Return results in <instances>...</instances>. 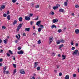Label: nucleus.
Listing matches in <instances>:
<instances>
[{
  "instance_id": "58836bf2",
  "label": "nucleus",
  "mask_w": 79,
  "mask_h": 79,
  "mask_svg": "<svg viewBox=\"0 0 79 79\" xmlns=\"http://www.w3.org/2000/svg\"><path fill=\"white\" fill-rule=\"evenodd\" d=\"M75 7L76 8H79V5H76L75 6Z\"/></svg>"
},
{
  "instance_id": "4be33fe9",
  "label": "nucleus",
  "mask_w": 79,
  "mask_h": 79,
  "mask_svg": "<svg viewBox=\"0 0 79 79\" xmlns=\"http://www.w3.org/2000/svg\"><path fill=\"white\" fill-rule=\"evenodd\" d=\"M19 21H20V22H21V21H23V19H22V17H20L19 18Z\"/></svg>"
},
{
  "instance_id": "4d7b16f0",
  "label": "nucleus",
  "mask_w": 79,
  "mask_h": 79,
  "mask_svg": "<svg viewBox=\"0 0 79 79\" xmlns=\"http://www.w3.org/2000/svg\"><path fill=\"white\" fill-rule=\"evenodd\" d=\"M32 77V78H31V79H35V77H34V76H33Z\"/></svg>"
},
{
  "instance_id": "9b49d317",
  "label": "nucleus",
  "mask_w": 79,
  "mask_h": 79,
  "mask_svg": "<svg viewBox=\"0 0 79 79\" xmlns=\"http://www.w3.org/2000/svg\"><path fill=\"white\" fill-rule=\"evenodd\" d=\"M62 60H65L66 59V56L65 55L64 56V55H62Z\"/></svg>"
},
{
  "instance_id": "37998d69",
  "label": "nucleus",
  "mask_w": 79,
  "mask_h": 79,
  "mask_svg": "<svg viewBox=\"0 0 79 79\" xmlns=\"http://www.w3.org/2000/svg\"><path fill=\"white\" fill-rule=\"evenodd\" d=\"M35 7H36V8H39V5H37Z\"/></svg>"
},
{
  "instance_id": "052dcab7",
  "label": "nucleus",
  "mask_w": 79,
  "mask_h": 79,
  "mask_svg": "<svg viewBox=\"0 0 79 79\" xmlns=\"http://www.w3.org/2000/svg\"><path fill=\"white\" fill-rule=\"evenodd\" d=\"M75 46L76 47H77V46H78V44L77 43H76L75 44Z\"/></svg>"
},
{
  "instance_id": "c03bdc74",
  "label": "nucleus",
  "mask_w": 79,
  "mask_h": 79,
  "mask_svg": "<svg viewBox=\"0 0 79 79\" xmlns=\"http://www.w3.org/2000/svg\"><path fill=\"white\" fill-rule=\"evenodd\" d=\"M6 55L8 56H10V54H9L8 53H7Z\"/></svg>"
},
{
  "instance_id": "2eb2a0df",
  "label": "nucleus",
  "mask_w": 79,
  "mask_h": 79,
  "mask_svg": "<svg viewBox=\"0 0 79 79\" xmlns=\"http://www.w3.org/2000/svg\"><path fill=\"white\" fill-rule=\"evenodd\" d=\"M64 11V9H60L59 10V12H63Z\"/></svg>"
},
{
  "instance_id": "13d9d810",
  "label": "nucleus",
  "mask_w": 79,
  "mask_h": 79,
  "mask_svg": "<svg viewBox=\"0 0 79 79\" xmlns=\"http://www.w3.org/2000/svg\"><path fill=\"white\" fill-rule=\"evenodd\" d=\"M2 64H3L2 63H0V67L2 66Z\"/></svg>"
},
{
  "instance_id": "f257e3e1",
  "label": "nucleus",
  "mask_w": 79,
  "mask_h": 79,
  "mask_svg": "<svg viewBox=\"0 0 79 79\" xmlns=\"http://www.w3.org/2000/svg\"><path fill=\"white\" fill-rule=\"evenodd\" d=\"M17 53H18L19 55H22L24 53V52L22 50H21L20 51H19V52H18Z\"/></svg>"
},
{
  "instance_id": "09e8293b",
  "label": "nucleus",
  "mask_w": 79,
  "mask_h": 79,
  "mask_svg": "<svg viewBox=\"0 0 79 79\" xmlns=\"http://www.w3.org/2000/svg\"><path fill=\"white\" fill-rule=\"evenodd\" d=\"M60 76H62V73H60L59 74Z\"/></svg>"
},
{
  "instance_id": "f8f14e48",
  "label": "nucleus",
  "mask_w": 79,
  "mask_h": 79,
  "mask_svg": "<svg viewBox=\"0 0 79 79\" xmlns=\"http://www.w3.org/2000/svg\"><path fill=\"white\" fill-rule=\"evenodd\" d=\"M30 29V28H26L25 29V31H27V32H29Z\"/></svg>"
},
{
  "instance_id": "a878e982",
  "label": "nucleus",
  "mask_w": 79,
  "mask_h": 79,
  "mask_svg": "<svg viewBox=\"0 0 79 79\" xmlns=\"http://www.w3.org/2000/svg\"><path fill=\"white\" fill-rule=\"evenodd\" d=\"M9 52L10 53V54H11V55H13V52H12V51H11L10 50H9Z\"/></svg>"
},
{
  "instance_id": "e2e57ef3",
  "label": "nucleus",
  "mask_w": 79,
  "mask_h": 79,
  "mask_svg": "<svg viewBox=\"0 0 79 79\" xmlns=\"http://www.w3.org/2000/svg\"><path fill=\"white\" fill-rule=\"evenodd\" d=\"M2 40L0 39V44H1V43H2Z\"/></svg>"
},
{
  "instance_id": "a211bd4d",
  "label": "nucleus",
  "mask_w": 79,
  "mask_h": 79,
  "mask_svg": "<svg viewBox=\"0 0 79 79\" xmlns=\"http://www.w3.org/2000/svg\"><path fill=\"white\" fill-rule=\"evenodd\" d=\"M7 18L8 20H10V19L11 18H10V15H7Z\"/></svg>"
},
{
  "instance_id": "a19ab883",
  "label": "nucleus",
  "mask_w": 79,
  "mask_h": 79,
  "mask_svg": "<svg viewBox=\"0 0 79 79\" xmlns=\"http://www.w3.org/2000/svg\"><path fill=\"white\" fill-rule=\"evenodd\" d=\"M6 16H7V15H6V14H3L4 17H6Z\"/></svg>"
},
{
  "instance_id": "bb28decb",
  "label": "nucleus",
  "mask_w": 79,
  "mask_h": 79,
  "mask_svg": "<svg viewBox=\"0 0 79 79\" xmlns=\"http://www.w3.org/2000/svg\"><path fill=\"white\" fill-rule=\"evenodd\" d=\"M6 40H7V39H6L5 40H4V42L6 44H7V42H6Z\"/></svg>"
},
{
  "instance_id": "473e14b6",
  "label": "nucleus",
  "mask_w": 79,
  "mask_h": 79,
  "mask_svg": "<svg viewBox=\"0 0 79 79\" xmlns=\"http://www.w3.org/2000/svg\"><path fill=\"white\" fill-rule=\"evenodd\" d=\"M41 43V41H40V40H39L38 42V44H40Z\"/></svg>"
},
{
  "instance_id": "f704fd0d",
  "label": "nucleus",
  "mask_w": 79,
  "mask_h": 79,
  "mask_svg": "<svg viewBox=\"0 0 79 79\" xmlns=\"http://www.w3.org/2000/svg\"><path fill=\"white\" fill-rule=\"evenodd\" d=\"M58 32H59V33H60V32H61V29H59L58 30Z\"/></svg>"
},
{
  "instance_id": "5fc2aeb1",
  "label": "nucleus",
  "mask_w": 79,
  "mask_h": 79,
  "mask_svg": "<svg viewBox=\"0 0 79 79\" xmlns=\"http://www.w3.org/2000/svg\"><path fill=\"white\" fill-rule=\"evenodd\" d=\"M71 44L72 45H73V44H74V43H73V41H72Z\"/></svg>"
},
{
  "instance_id": "4c0bfd02",
  "label": "nucleus",
  "mask_w": 79,
  "mask_h": 79,
  "mask_svg": "<svg viewBox=\"0 0 79 79\" xmlns=\"http://www.w3.org/2000/svg\"><path fill=\"white\" fill-rule=\"evenodd\" d=\"M16 1H17V0H12V2L14 3H15Z\"/></svg>"
},
{
  "instance_id": "c9c22d12",
  "label": "nucleus",
  "mask_w": 79,
  "mask_h": 79,
  "mask_svg": "<svg viewBox=\"0 0 79 79\" xmlns=\"http://www.w3.org/2000/svg\"><path fill=\"white\" fill-rule=\"evenodd\" d=\"M19 29H20V28L19 27H18L16 29L17 31L18 32V31H19Z\"/></svg>"
},
{
  "instance_id": "7c9ffc66",
  "label": "nucleus",
  "mask_w": 79,
  "mask_h": 79,
  "mask_svg": "<svg viewBox=\"0 0 79 79\" xmlns=\"http://www.w3.org/2000/svg\"><path fill=\"white\" fill-rule=\"evenodd\" d=\"M73 77H76V74L74 73L73 74Z\"/></svg>"
},
{
  "instance_id": "4468645a",
  "label": "nucleus",
  "mask_w": 79,
  "mask_h": 79,
  "mask_svg": "<svg viewBox=\"0 0 79 79\" xmlns=\"http://www.w3.org/2000/svg\"><path fill=\"white\" fill-rule=\"evenodd\" d=\"M56 43L57 45H58V44H60V43H61V41L60 40H57V41L56 42Z\"/></svg>"
},
{
  "instance_id": "6ab92c4d",
  "label": "nucleus",
  "mask_w": 79,
  "mask_h": 79,
  "mask_svg": "<svg viewBox=\"0 0 79 79\" xmlns=\"http://www.w3.org/2000/svg\"><path fill=\"white\" fill-rule=\"evenodd\" d=\"M22 25H23V24L20 23L19 24V25L18 26V27L19 28H21L22 27Z\"/></svg>"
},
{
  "instance_id": "79ce46f5",
  "label": "nucleus",
  "mask_w": 79,
  "mask_h": 79,
  "mask_svg": "<svg viewBox=\"0 0 79 79\" xmlns=\"http://www.w3.org/2000/svg\"><path fill=\"white\" fill-rule=\"evenodd\" d=\"M16 73V69H15L14 70V74H15V73Z\"/></svg>"
},
{
  "instance_id": "1a4fd4ad",
  "label": "nucleus",
  "mask_w": 79,
  "mask_h": 79,
  "mask_svg": "<svg viewBox=\"0 0 79 79\" xmlns=\"http://www.w3.org/2000/svg\"><path fill=\"white\" fill-rule=\"evenodd\" d=\"M75 32L76 34H78L79 33V30L77 29H76L75 31Z\"/></svg>"
},
{
  "instance_id": "680f3d73",
  "label": "nucleus",
  "mask_w": 79,
  "mask_h": 79,
  "mask_svg": "<svg viewBox=\"0 0 79 79\" xmlns=\"http://www.w3.org/2000/svg\"><path fill=\"white\" fill-rule=\"evenodd\" d=\"M59 67H60L59 65H57V69L59 68Z\"/></svg>"
},
{
  "instance_id": "774afa93",
  "label": "nucleus",
  "mask_w": 79,
  "mask_h": 79,
  "mask_svg": "<svg viewBox=\"0 0 79 79\" xmlns=\"http://www.w3.org/2000/svg\"><path fill=\"white\" fill-rule=\"evenodd\" d=\"M5 70H4L3 72V73H4V74H5Z\"/></svg>"
},
{
  "instance_id": "aec40b11",
  "label": "nucleus",
  "mask_w": 79,
  "mask_h": 79,
  "mask_svg": "<svg viewBox=\"0 0 79 79\" xmlns=\"http://www.w3.org/2000/svg\"><path fill=\"white\" fill-rule=\"evenodd\" d=\"M64 6H68V3L66 2H65L64 4Z\"/></svg>"
},
{
  "instance_id": "a18cd8bd",
  "label": "nucleus",
  "mask_w": 79,
  "mask_h": 79,
  "mask_svg": "<svg viewBox=\"0 0 79 79\" xmlns=\"http://www.w3.org/2000/svg\"><path fill=\"white\" fill-rule=\"evenodd\" d=\"M5 72H6V74H8V73H9V71H6Z\"/></svg>"
},
{
  "instance_id": "49530a36",
  "label": "nucleus",
  "mask_w": 79,
  "mask_h": 79,
  "mask_svg": "<svg viewBox=\"0 0 79 79\" xmlns=\"http://www.w3.org/2000/svg\"><path fill=\"white\" fill-rule=\"evenodd\" d=\"M39 19V17H37V18L35 19V20H38Z\"/></svg>"
},
{
  "instance_id": "603ef678",
  "label": "nucleus",
  "mask_w": 79,
  "mask_h": 79,
  "mask_svg": "<svg viewBox=\"0 0 79 79\" xmlns=\"http://www.w3.org/2000/svg\"><path fill=\"white\" fill-rule=\"evenodd\" d=\"M18 50H21V48L20 47H19L18 48Z\"/></svg>"
},
{
  "instance_id": "69168bd1",
  "label": "nucleus",
  "mask_w": 79,
  "mask_h": 79,
  "mask_svg": "<svg viewBox=\"0 0 79 79\" xmlns=\"http://www.w3.org/2000/svg\"><path fill=\"white\" fill-rule=\"evenodd\" d=\"M72 15L73 16H74V13H72Z\"/></svg>"
},
{
  "instance_id": "423d86ee",
  "label": "nucleus",
  "mask_w": 79,
  "mask_h": 79,
  "mask_svg": "<svg viewBox=\"0 0 79 79\" xmlns=\"http://www.w3.org/2000/svg\"><path fill=\"white\" fill-rule=\"evenodd\" d=\"M58 22V20L57 19H53L52 20L53 23H57Z\"/></svg>"
},
{
  "instance_id": "5701e85b",
  "label": "nucleus",
  "mask_w": 79,
  "mask_h": 79,
  "mask_svg": "<svg viewBox=\"0 0 79 79\" xmlns=\"http://www.w3.org/2000/svg\"><path fill=\"white\" fill-rule=\"evenodd\" d=\"M69 75H67L65 76V79H69Z\"/></svg>"
},
{
  "instance_id": "338daca9",
  "label": "nucleus",
  "mask_w": 79,
  "mask_h": 79,
  "mask_svg": "<svg viewBox=\"0 0 79 79\" xmlns=\"http://www.w3.org/2000/svg\"><path fill=\"white\" fill-rule=\"evenodd\" d=\"M10 13V12L9 11H8L7 12V15H8V14H9Z\"/></svg>"
},
{
  "instance_id": "7ed1b4c3",
  "label": "nucleus",
  "mask_w": 79,
  "mask_h": 79,
  "mask_svg": "<svg viewBox=\"0 0 79 79\" xmlns=\"http://www.w3.org/2000/svg\"><path fill=\"white\" fill-rule=\"evenodd\" d=\"M78 50H76L75 51L73 52V55H77V52H78Z\"/></svg>"
},
{
  "instance_id": "39448f33",
  "label": "nucleus",
  "mask_w": 79,
  "mask_h": 79,
  "mask_svg": "<svg viewBox=\"0 0 79 79\" xmlns=\"http://www.w3.org/2000/svg\"><path fill=\"white\" fill-rule=\"evenodd\" d=\"M5 8V5L2 6L0 8V11L2 10V9H4Z\"/></svg>"
},
{
  "instance_id": "ea45409f",
  "label": "nucleus",
  "mask_w": 79,
  "mask_h": 79,
  "mask_svg": "<svg viewBox=\"0 0 79 79\" xmlns=\"http://www.w3.org/2000/svg\"><path fill=\"white\" fill-rule=\"evenodd\" d=\"M56 54L55 53H54L53 52L52 53V56H55Z\"/></svg>"
},
{
  "instance_id": "dca6fc26",
  "label": "nucleus",
  "mask_w": 79,
  "mask_h": 79,
  "mask_svg": "<svg viewBox=\"0 0 79 79\" xmlns=\"http://www.w3.org/2000/svg\"><path fill=\"white\" fill-rule=\"evenodd\" d=\"M38 65V64H37V62H35L34 64V68H35Z\"/></svg>"
},
{
  "instance_id": "6e6d98bb",
  "label": "nucleus",
  "mask_w": 79,
  "mask_h": 79,
  "mask_svg": "<svg viewBox=\"0 0 79 79\" xmlns=\"http://www.w3.org/2000/svg\"><path fill=\"white\" fill-rule=\"evenodd\" d=\"M75 47H73L72 48V50H75Z\"/></svg>"
},
{
  "instance_id": "bf43d9fd",
  "label": "nucleus",
  "mask_w": 79,
  "mask_h": 79,
  "mask_svg": "<svg viewBox=\"0 0 79 79\" xmlns=\"http://www.w3.org/2000/svg\"><path fill=\"white\" fill-rule=\"evenodd\" d=\"M23 36H26V33H24L23 34Z\"/></svg>"
},
{
  "instance_id": "e433bc0d",
  "label": "nucleus",
  "mask_w": 79,
  "mask_h": 79,
  "mask_svg": "<svg viewBox=\"0 0 79 79\" xmlns=\"http://www.w3.org/2000/svg\"><path fill=\"white\" fill-rule=\"evenodd\" d=\"M30 23L31 24V25H32V24H33V23H34V21H31L30 22Z\"/></svg>"
},
{
  "instance_id": "864d4df0",
  "label": "nucleus",
  "mask_w": 79,
  "mask_h": 79,
  "mask_svg": "<svg viewBox=\"0 0 79 79\" xmlns=\"http://www.w3.org/2000/svg\"><path fill=\"white\" fill-rule=\"evenodd\" d=\"M3 61V59L1 58L0 59V62H2V61Z\"/></svg>"
},
{
  "instance_id": "8fccbe9b",
  "label": "nucleus",
  "mask_w": 79,
  "mask_h": 79,
  "mask_svg": "<svg viewBox=\"0 0 79 79\" xmlns=\"http://www.w3.org/2000/svg\"><path fill=\"white\" fill-rule=\"evenodd\" d=\"M0 53H3V50H1L0 51Z\"/></svg>"
},
{
  "instance_id": "0eeeda50",
  "label": "nucleus",
  "mask_w": 79,
  "mask_h": 79,
  "mask_svg": "<svg viewBox=\"0 0 79 79\" xmlns=\"http://www.w3.org/2000/svg\"><path fill=\"white\" fill-rule=\"evenodd\" d=\"M53 42V39H52V38H50L49 41V44H50L51 42Z\"/></svg>"
},
{
  "instance_id": "3c124183",
  "label": "nucleus",
  "mask_w": 79,
  "mask_h": 79,
  "mask_svg": "<svg viewBox=\"0 0 79 79\" xmlns=\"http://www.w3.org/2000/svg\"><path fill=\"white\" fill-rule=\"evenodd\" d=\"M6 67H4V68H3L4 71H5V70H6Z\"/></svg>"
},
{
  "instance_id": "cd10ccee",
  "label": "nucleus",
  "mask_w": 79,
  "mask_h": 79,
  "mask_svg": "<svg viewBox=\"0 0 79 79\" xmlns=\"http://www.w3.org/2000/svg\"><path fill=\"white\" fill-rule=\"evenodd\" d=\"M2 29H6V27L5 26H3L2 27Z\"/></svg>"
},
{
  "instance_id": "c85d7f7f",
  "label": "nucleus",
  "mask_w": 79,
  "mask_h": 79,
  "mask_svg": "<svg viewBox=\"0 0 79 79\" xmlns=\"http://www.w3.org/2000/svg\"><path fill=\"white\" fill-rule=\"evenodd\" d=\"M64 42H65L64 40L63 39H62L60 41V42H61L62 43H64Z\"/></svg>"
},
{
  "instance_id": "f03ea898",
  "label": "nucleus",
  "mask_w": 79,
  "mask_h": 79,
  "mask_svg": "<svg viewBox=\"0 0 79 79\" xmlns=\"http://www.w3.org/2000/svg\"><path fill=\"white\" fill-rule=\"evenodd\" d=\"M25 20H27V21H29L31 19V18L29 17L25 16Z\"/></svg>"
},
{
  "instance_id": "6e6552de",
  "label": "nucleus",
  "mask_w": 79,
  "mask_h": 79,
  "mask_svg": "<svg viewBox=\"0 0 79 79\" xmlns=\"http://www.w3.org/2000/svg\"><path fill=\"white\" fill-rule=\"evenodd\" d=\"M20 73L22 74H25V72H24V71L23 70H20Z\"/></svg>"
},
{
  "instance_id": "393cba45",
  "label": "nucleus",
  "mask_w": 79,
  "mask_h": 79,
  "mask_svg": "<svg viewBox=\"0 0 79 79\" xmlns=\"http://www.w3.org/2000/svg\"><path fill=\"white\" fill-rule=\"evenodd\" d=\"M58 8V7L57 6H53V8L54 10H56V9H57V8Z\"/></svg>"
},
{
  "instance_id": "de8ad7c7",
  "label": "nucleus",
  "mask_w": 79,
  "mask_h": 79,
  "mask_svg": "<svg viewBox=\"0 0 79 79\" xmlns=\"http://www.w3.org/2000/svg\"><path fill=\"white\" fill-rule=\"evenodd\" d=\"M51 14L52 15H54V12L52 11L51 12Z\"/></svg>"
},
{
  "instance_id": "0e129e2a",
  "label": "nucleus",
  "mask_w": 79,
  "mask_h": 79,
  "mask_svg": "<svg viewBox=\"0 0 79 79\" xmlns=\"http://www.w3.org/2000/svg\"><path fill=\"white\" fill-rule=\"evenodd\" d=\"M33 35H34V36H35V35H36V33H34Z\"/></svg>"
},
{
  "instance_id": "20e7f679",
  "label": "nucleus",
  "mask_w": 79,
  "mask_h": 79,
  "mask_svg": "<svg viewBox=\"0 0 79 79\" xmlns=\"http://www.w3.org/2000/svg\"><path fill=\"white\" fill-rule=\"evenodd\" d=\"M40 23H41V21H39L36 23V24L37 25L38 27H39V26L40 25Z\"/></svg>"
},
{
  "instance_id": "b1692460",
  "label": "nucleus",
  "mask_w": 79,
  "mask_h": 79,
  "mask_svg": "<svg viewBox=\"0 0 79 79\" xmlns=\"http://www.w3.org/2000/svg\"><path fill=\"white\" fill-rule=\"evenodd\" d=\"M33 16V14H29V15H28V16L29 17H32Z\"/></svg>"
},
{
  "instance_id": "412c9836",
  "label": "nucleus",
  "mask_w": 79,
  "mask_h": 79,
  "mask_svg": "<svg viewBox=\"0 0 79 79\" xmlns=\"http://www.w3.org/2000/svg\"><path fill=\"white\" fill-rule=\"evenodd\" d=\"M40 28L41 29H44V26H43V25H40Z\"/></svg>"
},
{
  "instance_id": "9d476101",
  "label": "nucleus",
  "mask_w": 79,
  "mask_h": 79,
  "mask_svg": "<svg viewBox=\"0 0 79 79\" xmlns=\"http://www.w3.org/2000/svg\"><path fill=\"white\" fill-rule=\"evenodd\" d=\"M64 47V45L63 44H62L59 46V48L60 50L61 48L63 47Z\"/></svg>"
},
{
  "instance_id": "ddd939ff",
  "label": "nucleus",
  "mask_w": 79,
  "mask_h": 79,
  "mask_svg": "<svg viewBox=\"0 0 79 79\" xmlns=\"http://www.w3.org/2000/svg\"><path fill=\"white\" fill-rule=\"evenodd\" d=\"M54 28H55V29H56V26H55V25H53L51 26V28H52V29H53Z\"/></svg>"
},
{
  "instance_id": "2f4dec72",
  "label": "nucleus",
  "mask_w": 79,
  "mask_h": 79,
  "mask_svg": "<svg viewBox=\"0 0 79 79\" xmlns=\"http://www.w3.org/2000/svg\"><path fill=\"white\" fill-rule=\"evenodd\" d=\"M13 66L15 68H16V64H13Z\"/></svg>"
},
{
  "instance_id": "f3484780",
  "label": "nucleus",
  "mask_w": 79,
  "mask_h": 79,
  "mask_svg": "<svg viewBox=\"0 0 79 79\" xmlns=\"http://www.w3.org/2000/svg\"><path fill=\"white\" fill-rule=\"evenodd\" d=\"M17 24V21H16V20H15L14 21L13 24L14 25H15V24Z\"/></svg>"
},
{
  "instance_id": "72a5a7b5",
  "label": "nucleus",
  "mask_w": 79,
  "mask_h": 79,
  "mask_svg": "<svg viewBox=\"0 0 79 79\" xmlns=\"http://www.w3.org/2000/svg\"><path fill=\"white\" fill-rule=\"evenodd\" d=\"M37 69L38 71H39V70L40 69V68L39 67H38L37 68Z\"/></svg>"
},
{
  "instance_id": "c756f323",
  "label": "nucleus",
  "mask_w": 79,
  "mask_h": 79,
  "mask_svg": "<svg viewBox=\"0 0 79 79\" xmlns=\"http://www.w3.org/2000/svg\"><path fill=\"white\" fill-rule=\"evenodd\" d=\"M42 29L41 28H39L38 29V31L39 32H40V31H41V30Z\"/></svg>"
}]
</instances>
